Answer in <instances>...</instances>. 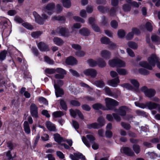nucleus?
Masks as SVG:
<instances>
[{
    "label": "nucleus",
    "instance_id": "nucleus-14",
    "mask_svg": "<svg viewBox=\"0 0 160 160\" xmlns=\"http://www.w3.org/2000/svg\"><path fill=\"white\" fill-rule=\"evenodd\" d=\"M127 109L125 106H122L119 108L118 109H115L114 111L121 116L126 115Z\"/></svg>",
    "mask_w": 160,
    "mask_h": 160
},
{
    "label": "nucleus",
    "instance_id": "nucleus-39",
    "mask_svg": "<svg viewBox=\"0 0 160 160\" xmlns=\"http://www.w3.org/2000/svg\"><path fill=\"white\" fill-rule=\"evenodd\" d=\"M7 54V51L6 50H4L1 52L0 53V60H4L6 58Z\"/></svg>",
    "mask_w": 160,
    "mask_h": 160
},
{
    "label": "nucleus",
    "instance_id": "nucleus-35",
    "mask_svg": "<svg viewBox=\"0 0 160 160\" xmlns=\"http://www.w3.org/2000/svg\"><path fill=\"white\" fill-rule=\"evenodd\" d=\"M98 8L99 11L102 13L107 12L109 10V8L107 7H103L101 6H98Z\"/></svg>",
    "mask_w": 160,
    "mask_h": 160
},
{
    "label": "nucleus",
    "instance_id": "nucleus-46",
    "mask_svg": "<svg viewBox=\"0 0 160 160\" xmlns=\"http://www.w3.org/2000/svg\"><path fill=\"white\" fill-rule=\"evenodd\" d=\"M138 71L141 74L143 75H147L149 73L148 71L144 68H140L139 69Z\"/></svg>",
    "mask_w": 160,
    "mask_h": 160
},
{
    "label": "nucleus",
    "instance_id": "nucleus-6",
    "mask_svg": "<svg viewBox=\"0 0 160 160\" xmlns=\"http://www.w3.org/2000/svg\"><path fill=\"white\" fill-rule=\"evenodd\" d=\"M56 32L62 36L68 37L70 35L68 29L65 27H59L56 29Z\"/></svg>",
    "mask_w": 160,
    "mask_h": 160
},
{
    "label": "nucleus",
    "instance_id": "nucleus-63",
    "mask_svg": "<svg viewBox=\"0 0 160 160\" xmlns=\"http://www.w3.org/2000/svg\"><path fill=\"white\" fill-rule=\"evenodd\" d=\"M71 46L72 48L76 50H79L81 49V46L78 44H72Z\"/></svg>",
    "mask_w": 160,
    "mask_h": 160
},
{
    "label": "nucleus",
    "instance_id": "nucleus-9",
    "mask_svg": "<svg viewBox=\"0 0 160 160\" xmlns=\"http://www.w3.org/2000/svg\"><path fill=\"white\" fill-rule=\"evenodd\" d=\"M30 112L31 115L33 117L37 118L38 115V108L34 103H32L30 106Z\"/></svg>",
    "mask_w": 160,
    "mask_h": 160
},
{
    "label": "nucleus",
    "instance_id": "nucleus-41",
    "mask_svg": "<svg viewBox=\"0 0 160 160\" xmlns=\"http://www.w3.org/2000/svg\"><path fill=\"white\" fill-rule=\"evenodd\" d=\"M135 104L136 106L139 107L140 108L144 109L147 108L146 103L145 104L143 103H140L138 102H135Z\"/></svg>",
    "mask_w": 160,
    "mask_h": 160
},
{
    "label": "nucleus",
    "instance_id": "nucleus-60",
    "mask_svg": "<svg viewBox=\"0 0 160 160\" xmlns=\"http://www.w3.org/2000/svg\"><path fill=\"white\" fill-rule=\"evenodd\" d=\"M77 111H78V110L76 109L75 110L72 109L70 110L71 115L74 118L76 117V115L77 114L78 112H77Z\"/></svg>",
    "mask_w": 160,
    "mask_h": 160
},
{
    "label": "nucleus",
    "instance_id": "nucleus-13",
    "mask_svg": "<svg viewBox=\"0 0 160 160\" xmlns=\"http://www.w3.org/2000/svg\"><path fill=\"white\" fill-rule=\"evenodd\" d=\"M54 83V87L55 90V92L56 97H61L64 94V92L63 90L58 86L55 81Z\"/></svg>",
    "mask_w": 160,
    "mask_h": 160
},
{
    "label": "nucleus",
    "instance_id": "nucleus-34",
    "mask_svg": "<svg viewBox=\"0 0 160 160\" xmlns=\"http://www.w3.org/2000/svg\"><path fill=\"white\" fill-rule=\"evenodd\" d=\"M87 62L89 66L91 67H95L97 64V62L92 59L88 60Z\"/></svg>",
    "mask_w": 160,
    "mask_h": 160
},
{
    "label": "nucleus",
    "instance_id": "nucleus-15",
    "mask_svg": "<svg viewBox=\"0 0 160 160\" xmlns=\"http://www.w3.org/2000/svg\"><path fill=\"white\" fill-rule=\"evenodd\" d=\"M66 63L68 65H74L76 64L77 62L76 59L73 57L70 56L65 61Z\"/></svg>",
    "mask_w": 160,
    "mask_h": 160
},
{
    "label": "nucleus",
    "instance_id": "nucleus-31",
    "mask_svg": "<svg viewBox=\"0 0 160 160\" xmlns=\"http://www.w3.org/2000/svg\"><path fill=\"white\" fill-rule=\"evenodd\" d=\"M98 122L99 123H98L99 128H101L105 124V121L104 118L102 117H99L98 119Z\"/></svg>",
    "mask_w": 160,
    "mask_h": 160
},
{
    "label": "nucleus",
    "instance_id": "nucleus-27",
    "mask_svg": "<svg viewBox=\"0 0 160 160\" xmlns=\"http://www.w3.org/2000/svg\"><path fill=\"white\" fill-rule=\"evenodd\" d=\"M7 146L10 151L14 149L17 145L15 143H13L11 141H9L7 142Z\"/></svg>",
    "mask_w": 160,
    "mask_h": 160
},
{
    "label": "nucleus",
    "instance_id": "nucleus-4",
    "mask_svg": "<svg viewBox=\"0 0 160 160\" xmlns=\"http://www.w3.org/2000/svg\"><path fill=\"white\" fill-rule=\"evenodd\" d=\"M109 64L112 67H124L126 65L125 62L124 61L118 58L109 60Z\"/></svg>",
    "mask_w": 160,
    "mask_h": 160
},
{
    "label": "nucleus",
    "instance_id": "nucleus-56",
    "mask_svg": "<svg viewBox=\"0 0 160 160\" xmlns=\"http://www.w3.org/2000/svg\"><path fill=\"white\" fill-rule=\"evenodd\" d=\"M122 8L124 11L128 12L130 10L131 7L129 5L125 4L123 6Z\"/></svg>",
    "mask_w": 160,
    "mask_h": 160
},
{
    "label": "nucleus",
    "instance_id": "nucleus-47",
    "mask_svg": "<svg viewBox=\"0 0 160 160\" xmlns=\"http://www.w3.org/2000/svg\"><path fill=\"white\" fill-rule=\"evenodd\" d=\"M131 83L133 86L136 88H138L139 86V83L138 81L135 79H132L130 80Z\"/></svg>",
    "mask_w": 160,
    "mask_h": 160
},
{
    "label": "nucleus",
    "instance_id": "nucleus-1",
    "mask_svg": "<svg viewBox=\"0 0 160 160\" xmlns=\"http://www.w3.org/2000/svg\"><path fill=\"white\" fill-rule=\"evenodd\" d=\"M158 59L155 55L153 54L148 58V63L146 61H142L139 62V65L142 67L151 70L152 69V67L155 66V64L158 61Z\"/></svg>",
    "mask_w": 160,
    "mask_h": 160
},
{
    "label": "nucleus",
    "instance_id": "nucleus-44",
    "mask_svg": "<svg viewBox=\"0 0 160 160\" xmlns=\"http://www.w3.org/2000/svg\"><path fill=\"white\" fill-rule=\"evenodd\" d=\"M121 125L124 129L126 130H129L131 128L130 125L125 122H122L121 123Z\"/></svg>",
    "mask_w": 160,
    "mask_h": 160
},
{
    "label": "nucleus",
    "instance_id": "nucleus-59",
    "mask_svg": "<svg viewBox=\"0 0 160 160\" xmlns=\"http://www.w3.org/2000/svg\"><path fill=\"white\" fill-rule=\"evenodd\" d=\"M86 137L90 141V142L92 143V142H94V141L95 140V138L92 135L88 134L86 135Z\"/></svg>",
    "mask_w": 160,
    "mask_h": 160
},
{
    "label": "nucleus",
    "instance_id": "nucleus-48",
    "mask_svg": "<svg viewBox=\"0 0 160 160\" xmlns=\"http://www.w3.org/2000/svg\"><path fill=\"white\" fill-rule=\"evenodd\" d=\"M82 140L86 146L88 148H90L91 145L90 143L88 142L86 138L84 136H83L82 137Z\"/></svg>",
    "mask_w": 160,
    "mask_h": 160
},
{
    "label": "nucleus",
    "instance_id": "nucleus-21",
    "mask_svg": "<svg viewBox=\"0 0 160 160\" xmlns=\"http://www.w3.org/2000/svg\"><path fill=\"white\" fill-rule=\"evenodd\" d=\"M123 151L125 154L128 156H132L134 154L131 149L128 147L124 148L123 149Z\"/></svg>",
    "mask_w": 160,
    "mask_h": 160
},
{
    "label": "nucleus",
    "instance_id": "nucleus-45",
    "mask_svg": "<svg viewBox=\"0 0 160 160\" xmlns=\"http://www.w3.org/2000/svg\"><path fill=\"white\" fill-rule=\"evenodd\" d=\"M151 38L152 42L157 43H159L160 42L159 37L156 35H153L152 36Z\"/></svg>",
    "mask_w": 160,
    "mask_h": 160
},
{
    "label": "nucleus",
    "instance_id": "nucleus-12",
    "mask_svg": "<svg viewBox=\"0 0 160 160\" xmlns=\"http://www.w3.org/2000/svg\"><path fill=\"white\" fill-rule=\"evenodd\" d=\"M39 49L42 51L47 52L49 50V48L48 45L44 42H41L37 44Z\"/></svg>",
    "mask_w": 160,
    "mask_h": 160
},
{
    "label": "nucleus",
    "instance_id": "nucleus-30",
    "mask_svg": "<svg viewBox=\"0 0 160 160\" xmlns=\"http://www.w3.org/2000/svg\"><path fill=\"white\" fill-rule=\"evenodd\" d=\"M99 125L98 123L95 122L87 125V127L89 129L92 128L97 129L99 128Z\"/></svg>",
    "mask_w": 160,
    "mask_h": 160
},
{
    "label": "nucleus",
    "instance_id": "nucleus-62",
    "mask_svg": "<svg viewBox=\"0 0 160 160\" xmlns=\"http://www.w3.org/2000/svg\"><path fill=\"white\" fill-rule=\"evenodd\" d=\"M76 55L79 57H83L85 55V52L82 51H79L76 52Z\"/></svg>",
    "mask_w": 160,
    "mask_h": 160
},
{
    "label": "nucleus",
    "instance_id": "nucleus-26",
    "mask_svg": "<svg viewBox=\"0 0 160 160\" xmlns=\"http://www.w3.org/2000/svg\"><path fill=\"white\" fill-rule=\"evenodd\" d=\"M116 71L120 75H125L128 74L127 70L124 68H117Z\"/></svg>",
    "mask_w": 160,
    "mask_h": 160
},
{
    "label": "nucleus",
    "instance_id": "nucleus-42",
    "mask_svg": "<svg viewBox=\"0 0 160 160\" xmlns=\"http://www.w3.org/2000/svg\"><path fill=\"white\" fill-rule=\"evenodd\" d=\"M44 61L49 64H53L54 62L53 60L51 59L49 57L47 56H45L44 57Z\"/></svg>",
    "mask_w": 160,
    "mask_h": 160
},
{
    "label": "nucleus",
    "instance_id": "nucleus-3",
    "mask_svg": "<svg viewBox=\"0 0 160 160\" xmlns=\"http://www.w3.org/2000/svg\"><path fill=\"white\" fill-rule=\"evenodd\" d=\"M32 14L34 17L36 22L40 25L44 24L45 21L48 18V16L44 13L42 14V17L35 11L33 12Z\"/></svg>",
    "mask_w": 160,
    "mask_h": 160
},
{
    "label": "nucleus",
    "instance_id": "nucleus-20",
    "mask_svg": "<svg viewBox=\"0 0 160 160\" xmlns=\"http://www.w3.org/2000/svg\"><path fill=\"white\" fill-rule=\"evenodd\" d=\"M79 33L81 35L85 36H88L90 34V31L87 28H83L79 30Z\"/></svg>",
    "mask_w": 160,
    "mask_h": 160
},
{
    "label": "nucleus",
    "instance_id": "nucleus-11",
    "mask_svg": "<svg viewBox=\"0 0 160 160\" xmlns=\"http://www.w3.org/2000/svg\"><path fill=\"white\" fill-rule=\"evenodd\" d=\"M100 41L102 43L109 45L110 48H114L116 46L115 44L113 42H111L109 38L106 37H103L101 38Z\"/></svg>",
    "mask_w": 160,
    "mask_h": 160
},
{
    "label": "nucleus",
    "instance_id": "nucleus-61",
    "mask_svg": "<svg viewBox=\"0 0 160 160\" xmlns=\"http://www.w3.org/2000/svg\"><path fill=\"white\" fill-rule=\"evenodd\" d=\"M133 33L131 32H129L126 36V39L128 40H130L132 39L134 36Z\"/></svg>",
    "mask_w": 160,
    "mask_h": 160
},
{
    "label": "nucleus",
    "instance_id": "nucleus-8",
    "mask_svg": "<svg viewBox=\"0 0 160 160\" xmlns=\"http://www.w3.org/2000/svg\"><path fill=\"white\" fill-rule=\"evenodd\" d=\"M69 157L72 160H79V159L86 160L85 157L79 152L74 153L73 154H70Z\"/></svg>",
    "mask_w": 160,
    "mask_h": 160
},
{
    "label": "nucleus",
    "instance_id": "nucleus-64",
    "mask_svg": "<svg viewBox=\"0 0 160 160\" xmlns=\"http://www.w3.org/2000/svg\"><path fill=\"white\" fill-rule=\"evenodd\" d=\"M73 18L76 21L80 22L82 23H84L85 22L84 20L83 19L78 16H74L73 17Z\"/></svg>",
    "mask_w": 160,
    "mask_h": 160
},
{
    "label": "nucleus",
    "instance_id": "nucleus-36",
    "mask_svg": "<svg viewBox=\"0 0 160 160\" xmlns=\"http://www.w3.org/2000/svg\"><path fill=\"white\" fill-rule=\"evenodd\" d=\"M52 20H59L61 21H64L65 20V18L64 17L61 16H54L52 18Z\"/></svg>",
    "mask_w": 160,
    "mask_h": 160
},
{
    "label": "nucleus",
    "instance_id": "nucleus-24",
    "mask_svg": "<svg viewBox=\"0 0 160 160\" xmlns=\"http://www.w3.org/2000/svg\"><path fill=\"white\" fill-rule=\"evenodd\" d=\"M53 136L54 140L58 143H60L62 141L63 138L59 134L55 133L53 135Z\"/></svg>",
    "mask_w": 160,
    "mask_h": 160
},
{
    "label": "nucleus",
    "instance_id": "nucleus-37",
    "mask_svg": "<svg viewBox=\"0 0 160 160\" xmlns=\"http://www.w3.org/2000/svg\"><path fill=\"white\" fill-rule=\"evenodd\" d=\"M60 103L62 108L66 111L67 109V107L65 101L62 99L60 101Z\"/></svg>",
    "mask_w": 160,
    "mask_h": 160
},
{
    "label": "nucleus",
    "instance_id": "nucleus-38",
    "mask_svg": "<svg viewBox=\"0 0 160 160\" xmlns=\"http://www.w3.org/2000/svg\"><path fill=\"white\" fill-rule=\"evenodd\" d=\"M42 33V32L40 31L33 32L31 33L32 36L34 38H37Z\"/></svg>",
    "mask_w": 160,
    "mask_h": 160
},
{
    "label": "nucleus",
    "instance_id": "nucleus-40",
    "mask_svg": "<svg viewBox=\"0 0 160 160\" xmlns=\"http://www.w3.org/2000/svg\"><path fill=\"white\" fill-rule=\"evenodd\" d=\"M98 65L99 67L102 68L105 67L106 64L103 60L101 58H99L98 60Z\"/></svg>",
    "mask_w": 160,
    "mask_h": 160
},
{
    "label": "nucleus",
    "instance_id": "nucleus-55",
    "mask_svg": "<svg viewBox=\"0 0 160 160\" xmlns=\"http://www.w3.org/2000/svg\"><path fill=\"white\" fill-rule=\"evenodd\" d=\"M121 86L122 87L125 88L129 90H131L133 88L132 87L130 84L128 83L122 84L121 85Z\"/></svg>",
    "mask_w": 160,
    "mask_h": 160
},
{
    "label": "nucleus",
    "instance_id": "nucleus-49",
    "mask_svg": "<svg viewBox=\"0 0 160 160\" xmlns=\"http://www.w3.org/2000/svg\"><path fill=\"white\" fill-rule=\"evenodd\" d=\"M118 37L121 38L124 37L125 32L123 30L120 29L118 31Z\"/></svg>",
    "mask_w": 160,
    "mask_h": 160
},
{
    "label": "nucleus",
    "instance_id": "nucleus-7",
    "mask_svg": "<svg viewBox=\"0 0 160 160\" xmlns=\"http://www.w3.org/2000/svg\"><path fill=\"white\" fill-rule=\"evenodd\" d=\"M55 8V4L53 3H50L43 8L42 11L43 12H47L49 15H51L52 14V11Z\"/></svg>",
    "mask_w": 160,
    "mask_h": 160
},
{
    "label": "nucleus",
    "instance_id": "nucleus-2",
    "mask_svg": "<svg viewBox=\"0 0 160 160\" xmlns=\"http://www.w3.org/2000/svg\"><path fill=\"white\" fill-rule=\"evenodd\" d=\"M106 110H112L115 106L118 105V102L116 100L111 98H106L105 99Z\"/></svg>",
    "mask_w": 160,
    "mask_h": 160
},
{
    "label": "nucleus",
    "instance_id": "nucleus-52",
    "mask_svg": "<svg viewBox=\"0 0 160 160\" xmlns=\"http://www.w3.org/2000/svg\"><path fill=\"white\" fill-rule=\"evenodd\" d=\"M56 72L59 74H62L63 75L66 74V71L63 69L60 68H57L56 69Z\"/></svg>",
    "mask_w": 160,
    "mask_h": 160
},
{
    "label": "nucleus",
    "instance_id": "nucleus-50",
    "mask_svg": "<svg viewBox=\"0 0 160 160\" xmlns=\"http://www.w3.org/2000/svg\"><path fill=\"white\" fill-rule=\"evenodd\" d=\"M133 149L135 153L138 154L139 153L140 151V147L137 144H134L133 146Z\"/></svg>",
    "mask_w": 160,
    "mask_h": 160
},
{
    "label": "nucleus",
    "instance_id": "nucleus-25",
    "mask_svg": "<svg viewBox=\"0 0 160 160\" xmlns=\"http://www.w3.org/2000/svg\"><path fill=\"white\" fill-rule=\"evenodd\" d=\"M61 2L65 8H69L71 5L70 0H61Z\"/></svg>",
    "mask_w": 160,
    "mask_h": 160
},
{
    "label": "nucleus",
    "instance_id": "nucleus-23",
    "mask_svg": "<svg viewBox=\"0 0 160 160\" xmlns=\"http://www.w3.org/2000/svg\"><path fill=\"white\" fill-rule=\"evenodd\" d=\"M54 43L58 46H61L64 43L63 41L60 38L57 37H55L53 40Z\"/></svg>",
    "mask_w": 160,
    "mask_h": 160
},
{
    "label": "nucleus",
    "instance_id": "nucleus-51",
    "mask_svg": "<svg viewBox=\"0 0 160 160\" xmlns=\"http://www.w3.org/2000/svg\"><path fill=\"white\" fill-rule=\"evenodd\" d=\"M144 27L148 31H151L152 30V26L151 23L149 22H147Z\"/></svg>",
    "mask_w": 160,
    "mask_h": 160
},
{
    "label": "nucleus",
    "instance_id": "nucleus-57",
    "mask_svg": "<svg viewBox=\"0 0 160 160\" xmlns=\"http://www.w3.org/2000/svg\"><path fill=\"white\" fill-rule=\"evenodd\" d=\"M111 25L112 28L116 29L118 28V24L116 21L113 20L111 22Z\"/></svg>",
    "mask_w": 160,
    "mask_h": 160
},
{
    "label": "nucleus",
    "instance_id": "nucleus-32",
    "mask_svg": "<svg viewBox=\"0 0 160 160\" xmlns=\"http://www.w3.org/2000/svg\"><path fill=\"white\" fill-rule=\"evenodd\" d=\"M94 84L97 86L102 88L104 86V83L102 80L96 81L94 82Z\"/></svg>",
    "mask_w": 160,
    "mask_h": 160
},
{
    "label": "nucleus",
    "instance_id": "nucleus-19",
    "mask_svg": "<svg viewBox=\"0 0 160 160\" xmlns=\"http://www.w3.org/2000/svg\"><path fill=\"white\" fill-rule=\"evenodd\" d=\"M101 56L105 59H108L111 56V53L109 51L107 50H103L101 52Z\"/></svg>",
    "mask_w": 160,
    "mask_h": 160
},
{
    "label": "nucleus",
    "instance_id": "nucleus-22",
    "mask_svg": "<svg viewBox=\"0 0 160 160\" xmlns=\"http://www.w3.org/2000/svg\"><path fill=\"white\" fill-rule=\"evenodd\" d=\"M157 103L149 101L146 102L147 108L150 110H152L156 108Z\"/></svg>",
    "mask_w": 160,
    "mask_h": 160
},
{
    "label": "nucleus",
    "instance_id": "nucleus-16",
    "mask_svg": "<svg viewBox=\"0 0 160 160\" xmlns=\"http://www.w3.org/2000/svg\"><path fill=\"white\" fill-rule=\"evenodd\" d=\"M120 82L118 77L114 79L108 81V84L113 87H116L118 84Z\"/></svg>",
    "mask_w": 160,
    "mask_h": 160
},
{
    "label": "nucleus",
    "instance_id": "nucleus-5",
    "mask_svg": "<svg viewBox=\"0 0 160 160\" xmlns=\"http://www.w3.org/2000/svg\"><path fill=\"white\" fill-rule=\"evenodd\" d=\"M141 91L144 93L145 95L149 98L154 96L156 93L155 90L152 89H148L145 86H143L141 88Z\"/></svg>",
    "mask_w": 160,
    "mask_h": 160
},
{
    "label": "nucleus",
    "instance_id": "nucleus-29",
    "mask_svg": "<svg viewBox=\"0 0 160 160\" xmlns=\"http://www.w3.org/2000/svg\"><path fill=\"white\" fill-rule=\"evenodd\" d=\"M105 92L108 95L114 97L116 95L114 93L112 92L109 88L106 87L104 89Z\"/></svg>",
    "mask_w": 160,
    "mask_h": 160
},
{
    "label": "nucleus",
    "instance_id": "nucleus-33",
    "mask_svg": "<svg viewBox=\"0 0 160 160\" xmlns=\"http://www.w3.org/2000/svg\"><path fill=\"white\" fill-rule=\"evenodd\" d=\"M64 113L61 111H58L53 112L52 115L55 118H58L64 115Z\"/></svg>",
    "mask_w": 160,
    "mask_h": 160
},
{
    "label": "nucleus",
    "instance_id": "nucleus-54",
    "mask_svg": "<svg viewBox=\"0 0 160 160\" xmlns=\"http://www.w3.org/2000/svg\"><path fill=\"white\" fill-rule=\"evenodd\" d=\"M6 156L8 158V159L9 160L11 159H13V158L16 156V155H14V156L12 157V155L11 154V152L10 150H8L6 152Z\"/></svg>",
    "mask_w": 160,
    "mask_h": 160
},
{
    "label": "nucleus",
    "instance_id": "nucleus-18",
    "mask_svg": "<svg viewBox=\"0 0 160 160\" xmlns=\"http://www.w3.org/2000/svg\"><path fill=\"white\" fill-rule=\"evenodd\" d=\"M24 130L27 134H29L31 133V130L28 122L27 121H25L23 124Z\"/></svg>",
    "mask_w": 160,
    "mask_h": 160
},
{
    "label": "nucleus",
    "instance_id": "nucleus-43",
    "mask_svg": "<svg viewBox=\"0 0 160 160\" xmlns=\"http://www.w3.org/2000/svg\"><path fill=\"white\" fill-rule=\"evenodd\" d=\"M92 107L95 110H98L100 109H103V107L102 105L101 104L99 103H96L93 104L92 106Z\"/></svg>",
    "mask_w": 160,
    "mask_h": 160
},
{
    "label": "nucleus",
    "instance_id": "nucleus-28",
    "mask_svg": "<svg viewBox=\"0 0 160 160\" xmlns=\"http://www.w3.org/2000/svg\"><path fill=\"white\" fill-rule=\"evenodd\" d=\"M127 44L129 47L133 49H137L138 47L137 44L135 42L132 41L128 42L127 43Z\"/></svg>",
    "mask_w": 160,
    "mask_h": 160
},
{
    "label": "nucleus",
    "instance_id": "nucleus-17",
    "mask_svg": "<svg viewBox=\"0 0 160 160\" xmlns=\"http://www.w3.org/2000/svg\"><path fill=\"white\" fill-rule=\"evenodd\" d=\"M46 126L48 129L50 131L56 132L57 131L55 125L50 121L47 122Z\"/></svg>",
    "mask_w": 160,
    "mask_h": 160
},
{
    "label": "nucleus",
    "instance_id": "nucleus-53",
    "mask_svg": "<svg viewBox=\"0 0 160 160\" xmlns=\"http://www.w3.org/2000/svg\"><path fill=\"white\" fill-rule=\"evenodd\" d=\"M45 72L48 74H52L56 72V69L54 68H47L45 70Z\"/></svg>",
    "mask_w": 160,
    "mask_h": 160
},
{
    "label": "nucleus",
    "instance_id": "nucleus-58",
    "mask_svg": "<svg viewBox=\"0 0 160 160\" xmlns=\"http://www.w3.org/2000/svg\"><path fill=\"white\" fill-rule=\"evenodd\" d=\"M22 26L28 29H32L33 27L28 22H25L22 24Z\"/></svg>",
    "mask_w": 160,
    "mask_h": 160
},
{
    "label": "nucleus",
    "instance_id": "nucleus-10",
    "mask_svg": "<svg viewBox=\"0 0 160 160\" xmlns=\"http://www.w3.org/2000/svg\"><path fill=\"white\" fill-rule=\"evenodd\" d=\"M84 73L86 76H90L92 78H94L97 76V73L95 69L89 68L84 71Z\"/></svg>",
    "mask_w": 160,
    "mask_h": 160
}]
</instances>
